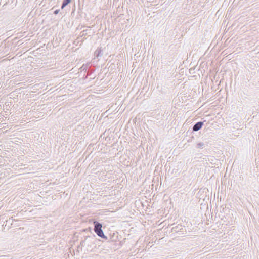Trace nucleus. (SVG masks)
Segmentation results:
<instances>
[{
  "label": "nucleus",
  "mask_w": 259,
  "mask_h": 259,
  "mask_svg": "<svg viewBox=\"0 0 259 259\" xmlns=\"http://www.w3.org/2000/svg\"><path fill=\"white\" fill-rule=\"evenodd\" d=\"M94 224V231L98 235V236L107 239V237L104 235L103 230L102 229V225L101 223L95 221Z\"/></svg>",
  "instance_id": "obj_1"
},
{
  "label": "nucleus",
  "mask_w": 259,
  "mask_h": 259,
  "mask_svg": "<svg viewBox=\"0 0 259 259\" xmlns=\"http://www.w3.org/2000/svg\"><path fill=\"white\" fill-rule=\"evenodd\" d=\"M71 0H64L62 3L61 8L63 9L65 6H66L69 3L71 2Z\"/></svg>",
  "instance_id": "obj_3"
},
{
  "label": "nucleus",
  "mask_w": 259,
  "mask_h": 259,
  "mask_svg": "<svg viewBox=\"0 0 259 259\" xmlns=\"http://www.w3.org/2000/svg\"><path fill=\"white\" fill-rule=\"evenodd\" d=\"M59 10H57L54 12L55 14H57L58 13Z\"/></svg>",
  "instance_id": "obj_6"
},
{
  "label": "nucleus",
  "mask_w": 259,
  "mask_h": 259,
  "mask_svg": "<svg viewBox=\"0 0 259 259\" xmlns=\"http://www.w3.org/2000/svg\"><path fill=\"white\" fill-rule=\"evenodd\" d=\"M204 146V143L202 142H200L197 144V148H202Z\"/></svg>",
  "instance_id": "obj_4"
},
{
  "label": "nucleus",
  "mask_w": 259,
  "mask_h": 259,
  "mask_svg": "<svg viewBox=\"0 0 259 259\" xmlns=\"http://www.w3.org/2000/svg\"><path fill=\"white\" fill-rule=\"evenodd\" d=\"M203 125V122H198L196 123L195 124V125L193 127V131H198L200 129H201L202 127V125Z\"/></svg>",
  "instance_id": "obj_2"
},
{
  "label": "nucleus",
  "mask_w": 259,
  "mask_h": 259,
  "mask_svg": "<svg viewBox=\"0 0 259 259\" xmlns=\"http://www.w3.org/2000/svg\"><path fill=\"white\" fill-rule=\"evenodd\" d=\"M101 52V50L100 49H97L96 51H95V53L96 55V56L97 57H98L100 55V54Z\"/></svg>",
  "instance_id": "obj_5"
}]
</instances>
